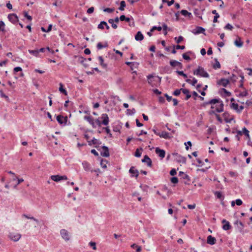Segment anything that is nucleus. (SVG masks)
<instances>
[{
    "mask_svg": "<svg viewBox=\"0 0 252 252\" xmlns=\"http://www.w3.org/2000/svg\"><path fill=\"white\" fill-rule=\"evenodd\" d=\"M193 74L201 77L208 78L209 74L201 67H198V69L193 71Z\"/></svg>",
    "mask_w": 252,
    "mask_h": 252,
    "instance_id": "obj_1",
    "label": "nucleus"
},
{
    "mask_svg": "<svg viewBox=\"0 0 252 252\" xmlns=\"http://www.w3.org/2000/svg\"><path fill=\"white\" fill-rule=\"evenodd\" d=\"M60 234L62 238L66 242L69 241L71 239L70 233L65 229H62L60 230Z\"/></svg>",
    "mask_w": 252,
    "mask_h": 252,
    "instance_id": "obj_2",
    "label": "nucleus"
},
{
    "mask_svg": "<svg viewBox=\"0 0 252 252\" xmlns=\"http://www.w3.org/2000/svg\"><path fill=\"white\" fill-rule=\"evenodd\" d=\"M9 239L14 242L18 241L21 237V235L17 232H10L8 235Z\"/></svg>",
    "mask_w": 252,
    "mask_h": 252,
    "instance_id": "obj_3",
    "label": "nucleus"
},
{
    "mask_svg": "<svg viewBox=\"0 0 252 252\" xmlns=\"http://www.w3.org/2000/svg\"><path fill=\"white\" fill-rule=\"evenodd\" d=\"M51 179L55 182H59L61 180H66L67 178L66 176H60V175H52L51 176Z\"/></svg>",
    "mask_w": 252,
    "mask_h": 252,
    "instance_id": "obj_4",
    "label": "nucleus"
},
{
    "mask_svg": "<svg viewBox=\"0 0 252 252\" xmlns=\"http://www.w3.org/2000/svg\"><path fill=\"white\" fill-rule=\"evenodd\" d=\"M57 120L60 124L65 125L67 121V117L59 115L57 117Z\"/></svg>",
    "mask_w": 252,
    "mask_h": 252,
    "instance_id": "obj_5",
    "label": "nucleus"
},
{
    "mask_svg": "<svg viewBox=\"0 0 252 252\" xmlns=\"http://www.w3.org/2000/svg\"><path fill=\"white\" fill-rule=\"evenodd\" d=\"M101 118L102 119V124L104 126H107L109 123V119L107 114H102Z\"/></svg>",
    "mask_w": 252,
    "mask_h": 252,
    "instance_id": "obj_6",
    "label": "nucleus"
},
{
    "mask_svg": "<svg viewBox=\"0 0 252 252\" xmlns=\"http://www.w3.org/2000/svg\"><path fill=\"white\" fill-rule=\"evenodd\" d=\"M102 151L101 152V155L104 157H108L110 155L109 149L106 146H103L102 148Z\"/></svg>",
    "mask_w": 252,
    "mask_h": 252,
    "instance_id": "obj_7",
    "label": "nucleus"
},
{
    "mask_svg": "<svg viewBox=\"0 0 252 252\" xmlns=\"http://www.w3.org/2000/svg\"><path fill=\"white\" fill-rule=\"evenodd\" d=\"M155 152L161 158L165 157V152L164 150L160 149L159 148H156Z\"/></svg>",
    "mask_w": 252,
    "mask_h": 252,
    "instance_id": "obj_8",
    "label": "nucleus"
},
{
    "mask_svg": "<svg viewBox=\"0 0 252 252\" xmlns=\"http://www.w3.org/2000/svg\"><path fill=\"white\" fill-rule=\"evenodd\" d=\"M142 161L143 162H146L147 163V165L149 167H151L152 166V160L149 158V157L147 155H145L144 157V158L142 160Z\"/></svg>",
    "mask_w": 252,
    "mask_h": 252,
    "instance_id": "obj_9",
    "label": "nucleus"
},
{
    "mask_svg": "<svg viewBox=\"0 0 252 252\" xmlns=\"http://www.w3.org/2000/svg\"><path fill=\"white\" fill-rule=\"evenodd\" d=\"M229 81L228 79L222 78L218 82V84L223 87H226Z\"/></svg>",
    "mask_w": 252,
    "mask_h": 252,
    "instance_id": "obj_10",
    "label": "nucleus"
},
{
    "mask_svg": "<svg viewBox=\"0 0 252 252\" xmlns=\"http://www.w3.org/2000/svg\"><path fill=\"white\" fill-rule=\"evenodd\" d=\"M159 136L164 139H169L173 137V136H170L169 133L166 131H162L161 133H159Z\"/></svg>",
    "mask_w": 252,
    "mask_h": 252,
    "instance_id": "obj_11",
    "label": "nucleus"
},
{
    "mask_svg": "<svg viewBox=\"0 0 252 252\" xmlns=\"http://www.w3.org/2000/svg\"><path fill=\"white\" fill-rule=\"evenodd\" d=\"M84 119L87 120L93 127H95V124L92 117L89 116H85L84 117Z\"/></svg>",
    "mask_w": 252,
    "mask_h": 252,
    "instance_id": "obj_12",
    "label": "nucleus"
},
{
    "mask_svg": "<svg viewBox=\"0 0 252 252\" xmlns=\"http://www.w3.org/2000/svg\"><path fill=\"white\" fill-rule=\"evenodd\" d=\"M8 18L9 21H11L12 23H14L18 21V17L14 14H9L8 16Z\"/></svg>",
    "mask_w": 252,
    "mask_h": 252,
    "instance_id": "obj_13",
    "label": "nucleus"
},
{
    "mask_svg": "<svg viewBox=\"0 0 252 252\" xmlns=\"http://www.w3.org/2000/svg\"><path fill=\"white\" fill-rule=\"evenodd\" d=\"M216 240L215 237H212L211 235H209L207 237V242L210 245H214L216 243Z\"/></svg>",
    "mask_w": 252,
    "mask_h": 252,
    "instance_id": "obj_14",
    "label": "nucleus"
},
{
    "mask_svg": "<svg viewBox=\"0 0 252 252\" xmlns=\"http://www.w3.org/2000/svg\"><path fill=\"white\" fill-rule=\"evenodd\" d=\"M222 223H224V225H223L222 226V228L224 230H229L230 227H231V226L230 225V223L229 222L227 221L226 220H222Z\"/></svg>",
    "mask_w": 252,
    "mask_h": 252,
    "instance_id": "obj_15",
    "label": "nucleus"
},
{
    "mask_svg": "<svg viewBox=\"0 0 252 252\" xmlns=\"http://www.w3.org/2000/svg\"><path fill=\"white\" fill-rule=\"evenodd\" d=\"M22 217L23 218H26L27 219H30V220H32L33 221H34L37 224H39V223H40V221L38 220L35 219V218L33 217H30L26 214H23L22 215Z\"/></svg>",
    "mask_w": 252,
    "mask_h": 252,
    "instance_id": "obj_16",
    "label": "nucleus"
},
{
    "mask_svg": "<svg viewBox=\"0 0 252 252\" xmlns=\"http://www.w3.org/2000/svg\"><path fill=\"white\" fill-rule=\"evenodd\" d=\"M170 64L172 66H173V67L176 66H179L181 68L182 66V64L180 62H178L175 60L170 61Z\"/></svg>",
    "mask_w": 252,
    "mask_h": 252,
    "instance_id": "obj_17",
    "label": "nucleus"
},
{
    "mask_svg": "<svg viewBox=\"0 0 252 252\" xmlns=\"http://www.w3.org/2000/svg\"><path fill=\"white\" fill-rule=\"evenodd\" d=\"M144 36L141 32H138L135 36V39L137 41H141L143 39Z\"/></svg>",
    "mask_w": 252,
    "mask_h": 252,
    "instance_id": "obj_18",
    "label": "nucleus"
},
{
    "mask_svg": "<svg viewBox=\"0 0 252 252\" xmlns=\"http://www.w3.org/2000/svg\"><path fill=\"white\" fill-rule=\"evenodd\" d=\"M234 44L238 47H241L243 46V42L241 40L240 38H238L234 41Z\"/></svg>",
    "mask_w": 252,
    "mask_h": 252,
    "instance_id": "obj_19",
    "label": "nucleus"
},
{
    "mask_svg": "<svg viewBox=\"0 0 252 252\" xmlns=\"http://www.w3.org/2000/svg\"><path fill=\"white\" fill-rule=\"evenodd\" d=\"M129 171L130 173L133 175V176H135L136 177L138 176V171L137 170L134 169L133 167H131Z\"/></svg>",
    "mask_w": 252,
    "mask_h": 252,
    "instance_id": "obj_20",
    "label": "nucleus"
},
{
    "mask_svg": "<svg viewBox=\"0 0 252 252\" xmlns=\"http://www.w3.org/2000/svg\"><path fill=\"white\" fill-rule=\"evenodd\" d=\"M181 90L183 93L186 95V99H189L191 97V95L189 94V91L187 89H181Z\"/></svg>",
    "mask_w": 252,
    "mask_h": 252,
    "instance_id": "obj_21",
    "label": "nucleus"
},
{
    "mask_svg": "<svg viewBox=\"0 0 252 252\" xmlns=\"http://www.w3.org/2000/svg\"><path fill=\"white\" fill-rule=\"evenodd\" d=\"M205 32V29L201 27H197L195 29V32H193L194 34H199L203 33Z\"/></svg>",
    "mask_w": 252,
    "mask_h": 252,
    "instance_id": "obj_22",
    "label": "nucleus"
},
{
    "mask_svg": "<svg viewBox=\"0 0 252 252\" xmlns=\"http://www.w3.org/2000/svg\"><path fill=\"white\" fill-rule=\"evenodd\" d=\"M181 13L186 16V17H188L189 18H190L192 16V14L190 12H189L187 10H182L181 11Z\"/></svg>",
    "mask_w": 252,
    "mask_h": 252,
    "instance_id": "obj_23",
    "label": "nucleus"
},
{
    "mask_svg": "<svg viewBox=\"0 0 252 252\" xmlns=\"http://www.w3.org/2000/svg\"><path fill=\"white\" fill-rule=\"evenodd\" d=\"M234 224L237 225V227L241 231L242 230L244 227V224L241 221L237 220L235 222Z\"/></svg>",
    "mask_w": 252,
    "mask_h": 252,
    "instance_id": "obj_24",
    "label": "nucleus"
},
{
    "mask_svg": "<svg viewBox=\"0 0 252 252\" xmlns=\"http://www.w3.org/2000/svg\"><path fill=\"white\" fill-rule=\"evenodd\" d=\"M174 156H176V159L179 162L184 163L186 162V158L178 155L177 154H174Z\"/></svg>",
    "mask_w": 252,
    "mask_h": 252,
    "instance_id": "obj_25",
    "label": "nucleus"
},
{
    "mask_svg": "<svg viewBox=\"0 0 252 252\" xmlns=\"http://www.w3.org/2000/svg\"><path fill=\"white\" fill-rule=\"evenodd\" d=\"M83 166L86 171H89L90 170V164L87 161H84L82 163Z\"/></svg>",
    "mask_w": 252,
    "mask_h": 252,
    "instance_id": "obj_26",
    "label": "nucleus"
},
{
    "mask_svg": "<svg viewBox=\"0 0 252 252\" xmlns=\"http://www.w3.org/2000/svg\"><path fill=\"white\" fill-rule=\"evenodd\" d=\"M98 59L99 60L100 65L104 68H106L107 67V64L104 63V60H103V59L102 58V57L101 56H99Z\"/></svg>",
    "mask_w": 252,
    "mask_h": 252,
    "instance_id": "obj_27",
    "label": "nucleus"
},
{
    "mask_svg": "<svg viewBox=\"0 0 252 252\" xmlns=\"http://www.w3.org/2000/svg\"><path fill=\"white\" fill-rule=\"evenodd\" d=\"M28 52L30 54L34 56L35 57H39V51H38V50H29Z\"/></svg>",
    "mask_w": 252,
    "mask_h": 252,
    "instance_id": "obj_28",
    "label": "nucleus"
},
{
    "mask_svg": "<svg viewBox=\"0 0 252 252\" xmlns=\"http://www.w3.org/2000/svg\"><path fill=\"white\" fill-rule=\"evenodd\" d=\"M212 13L215 15V16H214V18L213 22L214 23H216V22H217L218 21L217 19H218V18H219L220 15L217 12V11L216 10H213L212 11Z\"/></svg>",
    "mask_w": 252,
    "mask_h": 252,
    "instance_id": "obj_29",
    "label": "nucleus"
},
{
    "mask_svg": "<svg viewBox=\"0 0 252 252\" xmlns=\"http://www.w3.org/2000/svg\"><path fill=\"white\" fill-rule=\"evenodd\" d=\"M214 194H215V195L216 196V197L218 198H219V199H220L221 200H223L224 197L222 195V194H221V193L220 192V191H215L214 192Z\"/></svg>",
    "mask_w": 252,
    "mask_h": 252,
    "instance_id": "obj_30",
    "label": "nucleus"
},
{
    "mask_svg": "<svg viewBox=\"0 0 252 252\" xmlns=\"http://www.w3.org/2000/svg\"><path fill=\"white\" fill-rule=\"evenodd\" d=\"M243 134H244L247 136V137L250 139V136L249 134V131L246 127H244L243 128Z\"/></svg>",
    "mask_w": 252,
    "mask_h": 252,
    "instance_id": "obj_31",
    "label": "nucleus"
},
{
    "mask_svg": "<svg viewBox=\"0 0 252 252\" xmlns=\"http://www.w3.org/2000/svg\"><path fill=\"white\" fill-rule=\"evenodd\" d=\"M108 22L112 25V27L113 28L116 29L117 28L118 26L116 24L114 23V20L113 19H110L108 20Z\"/></svg>",
    "mask_w": 252,
    "mask_h": 252,
    "instance_id": "obj_32",
    "label": "nucleus"
},
{
    "mask_svg": "<svg viewBox=\"0 0 252 252\" xmlns=\"http://www.w3.org/2000/svg\"><path fill=\"white\" fill-rule=\"evenodd\" d=\"M131 247L132 248H135L136 249V252H140L141 251V247L136 245L135 244H133L131 246Z\"/></svg>",
    "mask_w": 252,
    "mask_h": 252,
    "instance_id": "obj_33",
    "label": "nucleus"
},
{
    "mask_svg": "<svg viewBox=\"0 0 252 252\" xmlns=\"http://www.w3.org/2000/svg\"><path fill=\"white\" fill-rule=\"evenodd\" d=\"M223 104L221 102L219 104L218 107H217L216 110L218 112H221L223 111Z\"/></svg>",
    "mask_w": 252,
    "mask_h": 252,
    "instance_id": "obj_34",
    "label": "nucleus"
},
{
    "mask_svg": "<svg viewBox=\"0 0 252 252\" xmlns=\"http://www.w3.org/2000/svg\"><path fill=\"white\" fill-rule=\"evenodd\" d=\"M60 88H59V91H60L61 93H62L64 94L65 95H67V92H66V91L65 89H64L63 88V84H62V83H60Z\"/></svg>",
    "mask_w": 252,
    "mask_h": 252,
    "instance_id": "obj_35",
    "label": "nucleus"
},
{
    "mask_svg": "<svg viewBox=\"0 0 252 252\" xmlns=\"http://www.w3.org/2000/svg\"><path fill=\"white\" fill-rule=\"evenodd\" d=\"M231 108L238 112L239 105L237 103H232L231 104Z\"/></svg>",
    "mask_w": 252,
    "mask_h": 252,
    "instance_id": "obj_36",
    "label": "nucleus"
},
{
    "mask_svg": "<svg viewBox=\"0 0 252 252\" xmlns=\"http://www.w3.org/2000/svg\"><path fill=\"white\" fill-rule=\"evenodd\" d=\"M125 7H126L125 1L124 0L121 1V3H120V7H119V10L123 11L124 10Z\"/></svg>",
    "mask_w": 252,
    "mask_h": 252,
    "instance_id": "obj_37",
    "label": "nucleus"
},
{
    "mask_svg": "<svg viewBox=\"0 0 252 252\" xmlns=\"http://www.w3.org/2000/svg\"><path fill=\"white\" fill-rule=\"evenodd\" d=\"M220 64L219 61L216 59V63L213 65V68L215 69L220 68Z\"/></svg>",
    "mask_w": 252,
    "mask_h": 252,
    "instance_id": "obj_38",
    "label": "nucleus"
},
{
    "mask_svg": "<svg viewBox=\"0 0 252 252\" xmlns=\"http://www.w3.org/2000/svg\"><path fill=\"white\" fill-rule=\"evenodd\" d=\"M120 20L122 21H126L127 22L130 21V18L126 17L125 15H121L120 17Z\"/></svg>",
    "mask_w": 252,
    "mask_h": 252,
    "instance_id": "obj_39",
    "label": "nucleus"
},
{
    "mask_svg": "<svg viewBox=\"0 0 252 252\" xmlns=\"http://www.w3.org/2000/svg\"><path fill=\"white\" fill-rule=\"evenodd\" d=\"M219 102V99H213L210 100L207 104H215Z\"/></svg>",
    "mask_w": 252,
    "mask_h": 252,
    "instance_id": "obj_40",
    "label": "nucleus"
},
{
    "mask_svg": "<svg viewBox=\"0 0 252 252\" xmlns=\"http://www.w3.org/2000/svg\"><path fill=\"white\" fill-rule=\"evenodd\" d=\"M194 13L196 16L198 17L200 19H202V16L201 15V14L200 13V11L199 10L195 9L194 10Z\"/></svg>",
    "mask_w": 252,
    "mask_h": 252,
    "instance_id": "obj_41",
    "label": "nucleus"
},
{
    "mask_svg": "<svg viewBox=\"0 0 252 252\" xmlns=\"http://www.w3.org/2000/svg\"><path fill=\"white\" fill-rule=\"evenodd\" d=\"M154 78V76L152 75H150L148 76V83L150 84V85H153V80L152 79H153Z\"/></svg>",
    "mask_w": 252,
    "mask_h": 252,
    "instance_id": "obj_42",
    "label": "nucleus"
},
{
    "mask_svg": "<svg viewBox=\"0 0 252 252\" xmlns=\"http://www.w3.org/2000/svg\"><path fill=\"white\" fill-rule=\"evenodd\" d=\"M15 179H17V184L14 186V188H16L17 186L20 184L21 183L23 182L24 181V180L23 179H18L17 177H15L13 179L14 180Z\"/></svg>",
    "mask_w": 252,
    "mask_h": 252,
    "instance_id": "obj_43",
    "label": "nucleus"
},
{
    "mask_svg": "<svg viewBox=\"0 0 252 252\" xmlns=\"http://www.w3.org/2000/svg\"><path fill=\"white\" fill-rule=\"evenodd\" d=\"M105 25H106V22L102 21L98 25V28L100 29H103L104 26Z\"/></svg>",
    "mask_w": 252,
    "mask_h": 252,
    "instance_id": "obj_44",
    "label": "nucleus"
},
{
    "mask_svg": "<svg viewBox=\"0 0 252 252\" xmlns=\"http://www.w3.org/2000/svg\"><path fill=\"white\" fill-rule=\"evenodd\" d=\"M184 39V38L182 36H180L178 38L177 37H175V40L176 41L177 43H179L182 42Z\"/></svg>",
    "mask_w": 252,
    "mask_h": 252,
    "instance_id": "obj_45",
    "label": "nucleus"
},
{
    "mask_svg": "<svg viewBox=\"0 0 252 252\" xmlns=\"http://www.w3.org/2000/svg\"><path fill=\"white\" fill-rule=\"evenodd\" d=\"M189 52H188V53H184L183 54V58L186 60H190V57H189V56H188L187 54H189Z\"/></svg>",
    "mask_w": 252,
    "mask_h": 252,
    "instance_id": "obj_46",
    "label": "nucleus"
},
{
    "mask_svg": "<svg viewBox=\"0 0 252 252\" xmlns=\"http://www.w3.org/2000/svg\"><path fill=\"white\" fill-rule=\"evenodd\" d=\"M161 29H162L161 27L154 26L151 29V32H154L156 30H157L158 31H160L161 30Z\"/></svg>",
    "mask_w": 252,
    "mask_h": 252,
    "instance_id": "obj_47",
    "label": "nucleus"
},
{
    "mask_svg": "<svg viewBox=\"0 0 252 252\" xmlns=\"http://www.w3.org/2000/svg\"><path fill=\"white\" fill-rule=\"evenodd\" d=\"M106 160H101V162H100V165H101V166L103 168H106L107 167V166H106Z\"/></svg>",
    "mask_w": 252,
    "mask_h": 252,
    "instance_id": "obj_48",
    "label": "nucleus"
},
{
    "mask_svg": "<svg viewBox=\"0 0 252 252\" xmlns=\"http://www.w3.org/2000/svg\"><path fill=\"white\" fill-rule=\"evenodd\" d=\"M89 245L92 247L93 249L95 250L96 249V244L94 242H90L89 243Z\"/></svg>",
    "mask_w": 252,
    "mask_h": 252,
    "instance_id": "obj_49",
    "label": "nucleus"
},
{
    "mask_svg": "<svg viewBox=\"0 0 252 252\" xmlns=\"http://www.w3.org/2000/svg\"><path fill=\"white\" fill-rule=\"evenodd\" d=\"M4 23L2 21H0V31H4Z\"/></svg>",
    "mask_w": 252,
    "mask_h": 252,
    "instance_id": "obj_50",
    "label": "nucleus"
},
{
    "mask_svg": "<svg viewBox=\"0 0 252 252\" xmlns=\"http://www.w3.org/2000/svg\"><path fill=\"white\" fill-rule=\"evenodd\" d=\"M177 73L179 75L183 76L185 78H187V75L186 74H185L182 71H177Z\"/></svg>",
    "mask_w": 252,
    "mask_h": 252,
    "instance_id": "obj_51",
    "label": "nucleus"
},
{
    "mask_svg": "<svg viewBox=\"0 0 252 252\" xmlns=\"http://www.w3.org/2000/svg\"><path fill=\"white\" fill-rule=\"evenodd\" d=\"M171 182L172 183H174V184H176L178 182V179L177 177H172L171 179Z\"/></svg>",
    "mask_w": 252,
    "mask_h": 252,
    "instance_id": "obj_52",
    "label": "nucleus"
},
{
    "mask_svg": "<svg viewBox=\"0 0 252 252\" xmlns=\"http://www.w3.org/2000/svg\"><path fill=\"white\" fill-rule=\"evenodd\" d=\"M24 16L26 17L29 20L31 21L32 20V17L31 16L29 15L27 12H24Z\"/></svg>",
    "mask_w": 252,
    "mask_h": 252,
    "instance_id": "obj_53",
    "label": "nucleus"
},
{
    "mask_svg": "<svg viewBox=\"0 0 252 252\" xmlns=\"http://www.w3.org/2000/svg\"><path fill=\"white\" fill-rule=\"evenodd\" d=\"M114 9L110 8H106L104 9V12H108V13H112L114 11Z\"/></svg>",
    "mask_w": 252,
    "mask_h": 252,
    "instance_id": "obj_54",
    "label": "nucleus"
},
{
    "mask_svg": "<svg viewBox=\"0 0 252 252\" xmlns=\"http://www.w3.org/2000/svg\"><path fill=\"white\" fill-rule=\"evenodd\" d=\"M182 91V90L181 89H180V90H176L174 92V93L173 94L175 95H176V96H178L179 95L180 93H181V92Z\"/></svg>",
    "mask_w": 252,
    "mask_h": 252,
    "instance_id": "obj_55",
    "label": "nucleus"
},
{
    "mask_svg": "<svg viewBox=\"0 0 252 252\" xmlns=\"http://www.w3.org/2000/svg\"><path fill=\"white\" fill-rule=\"evenodd\" d=\"M107 45H106L105 46H103L102 44H101V43L99 42L97 44V48H98V49H101L103 47H107Z\"/></svg>",
    "mask_w": 252,
    "mask_h": 252,
    "instance_id": "obj_56",
    "label": "nucleus"
},
{
    "mask_svg": "<svg viewBox=\"0 0 252 252\" xmlns=\"http://www.w3.org/2000/svg\"><path fill=\"white\" fill-rule=\"evenodd\" d=\"M224 29L226 30H232L233 29V27L232 25H231L230 24H227L225 27H224Z\"/></svg>",
    "mask_w": 252,
    "mask_h": 252,
    "instance_id": "obj_57",
    "label": "nucleus"
},
{
    "mask_svg": "<svg viewBox=\"0 0 252 252\" xmlns=\"http://www.w3.org/2000/svg\"><path fill=\"white\" fill-rule=\"evenodd\" d=\"M248 94V93L247 91H244L240 93L239 95L241 96H246Z\"/></svg>",
    "mask_w": 252,
    "mask_h": 252,
    "instance_id": "obj_58",
    "label": "nucleus"
},
{
    "mask_svg": "<svg viewBox=\"0 0 252 252\" xmlns=\"http://www.w3.org/2000/svg\"><path fill=\"white\" fill-rule=\"evenodd\" d=\"M170 174L172 176H174L177 174L176 170L175 169H172L170 172Z\"/></svg>",
    "mask_w": 252,
    "mask_h": 252,
    "instance_id": "obj_59",
    "label": "nucleus"
},
{
    "mask_svg": "<svg viewBox=\"0 0 252 252\" xmlns=\"http://www.w3.org/2000/svg\"><path fill=\"white\" fill-rule=\"evenodd\" d=\"M235 202H236V204L238 206L242 205L243 203L242 201L240 199H236Z\"/></svg>",
    "mask_w": 252,
    "mask_h": 252,
    "instance_id": "obj_60",
    "label": "nucleus"
},
{
    "mask_svg": "<svg viewBox=\"0 0 252 252\" xmlns=\"http://www.w3.org/2000/svg\"><path fill=\"white\" fill-rule=\"evenodd\" d=\"M94 7H91L87 10V12L89 14H91V13H92L94 12Z\"/></svg>",
    "mask_w": 252,
    "mask_h": 252,
    "instance_id": "obj_61",
    "label": "nucleus"
},
{
    "mask_svg": "<svg viewBox=\"0 0 252 252\" xmlns=\"http://www.w3.org/2000/svg\"><path fill=\"white\" fill-rule=\"evenodd\" d=\"M141 153L139 151L138 149H137L135 153V156L136 157H140L141 156Z\"/></svg>",
    "mask_w": 252,
    "mask_h": 252,
    "instance_id": "obj_62",
    "label": "nucleus"
},
{
    "mask_svg": "<svg viewBox=\"0 0 252 252\" xmlns=\"http://www.w3.org/2000/svg\"><path fill=\"white\" fill-rule=\"evenodd\" d=\"M21 71H22V68L20 67H16L14 68V72H17Z\"/></svg>",
    "mask_w": 252,
    "mask_h": 252,
    "instance_id": "obj_63",
    "label": "nucleus"
},
{
    "mask_svg": "<svg viewBox=\"0 0 252 252\" xmlns=\"http://www.w3.org/2000/svg\"><path fill=\"white\" fill-rule=\"evenodd\" d=\"M197 80L195 78H193L192 81H191V85L192 86H195V84L197 83Z\"/></svg>",
    "mask_w": 252,
    "mask_h": 252,
    "instance_id": "obj_64",
    "label": "nucleus"
}]
</instances>
